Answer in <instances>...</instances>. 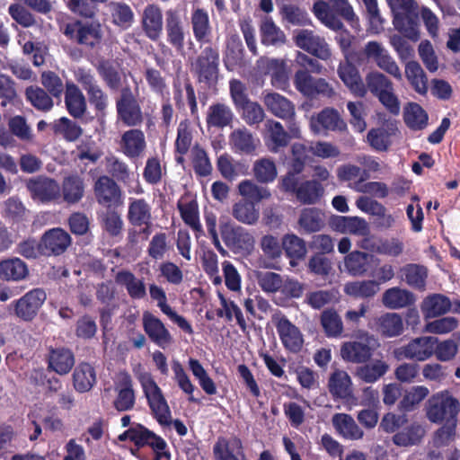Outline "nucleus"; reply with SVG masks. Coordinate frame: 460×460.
I'll list each match as a JSON object with an SVG mask.
<instances>
[{
  "label": "nucleus",
  "instance_id": "obj_53",
  "mask_svg": "<svg viewBox=\"0 0 460 460\" xmlns=\"http://www.w3.org/2000/svg\"><path fill=\"white\" fill-rule=\"evenodd\" d=\"M424 435V428L420 424L414 422L395 433L392 440L398 447H407L418 445Z\"/></svg>",
  "mask_w": 460,
  "mask_h": 460
},
{
  "label": "nucleus",
  "instance_id": "obj_60",
  "mask_svg": "<svg viewBox=\"0 0 460 460\" xmlns=\"http://www.w3.org/2000/svg\"><path fill=\"white\" fill-rule=\"evenodd\" d=\"M25 96L31 104L39 111H49L54 106L51 96L39 86L27 87Z\"/></svg>",
  "mask_w": 460,
  "mask_h": 460
},
{
  "label": "nucleus",
  "instance_id": "obj_8",
  "mask_svg": "<svg viewBox=\"0 0 460 460\" xmlns=\"http://www.w3.org/2000/svg\"><path fill=\"white\" fill-rule=\"evenodd\" d=\"M219 231L226 246L231 249L250 252L253 249V235L241 226H235L226 217L219 219Z\"/></svg>",
  "mask_w": 460,
  "mask_h": 460
},
{
  "label": "nucleus",
  "instance_id": "obj_63",
  "mask_svg": "<svg viewBox=\"0 0 460 460\" xmlns=\"http://www.w3.org/2000/svg\"><path fill=\"white\" fill-rule=\"evenodd\" d=\"M406 283L417 289L424 290L428 270L424 266L408 264L402 269Z\"/></svg>",
  "mask_w": 460,
  "mask_h": 460
},
{
  "label": "nucleus",
  "instance_id": "obj_18",
  "mask_svg": "<svg viewBox=\"0 0 460 460\" xmlns=\"http://www.w3.org/2000/svg\"><path fill=\"white\" fill-rule=\"evenodd\" d=\"M165 31L167 41L178 51L184 47L186 28L180 11L169 9L165 13Z\"/></svg>",
  "mask_w": 460,
  "mask_h": 460
},
{
  "label": "nucleus",
  "instance_id": "obj_3",
  "mask_svg": "<svg viewBox=\"0 0 460 460\" xmlns=\"http://www.w3.org/2000/svg\"><path fill=\"white\" fill-rule=\"evenodd\" d=\"M394 13L395 28L406 38L417 41L420 31L412 16L417 13L419 5L415 0H386Z\"/></svg>",
  "mask_w": 460,
  "mask_h": 460
},
{
  "label": "nucleus",
  "instance_id": "obj_40",
  "mask_svg": "<svg viewBox=\"0 0 460 460\" xmlns=\"http://www.w3.org/2000/svg\"><path fill=\"white\" fill-rule=\"evenodd\" d=\"M115 281L126 288L132 299H143L146 295L144 280L137 278L128 270L119 271L115 276Z\"/></svg>",
  "mask_w": 460,
  "mask_h": 460
},
{
  "label": "nucleus",
  "instance_id": "obj_4",
  "mask_svg": "<svg viewBox=\"0 0 460 460\" xmlns=\"http://www.w3.org/2000/svg\"><path fill=\"white\" fill-rule=\"evenodd\" d=\"M377 340L366 332H359L355 341L344 342L341 347V357L346 362L366 363L378 347Z\"/></svg>",
  "mask_w": 460,
  "mask_h": 460
},
{
  "label": "nucleus",
  "instance_id": "obj_35",
  "mask_svg": "<svg viewBox=\"0 0 460 460\" xmlns=\"http://www.w3.org/2000/svg\"><path fill=\"white\" fill-rule=\"evenodd\" d=\"M96 371L89 363H80L73 373V386L78 393H87L96 384Z\"/></svg>",
  "mask_w": 460,
  "mask_h": 460
},
{
  "label": "nucleus",
  "instance_id": "obj_21",
  "mask_svg": "<svg viewBox=\"0 0 460 460\" xmlns=\"http://www.w3.org/2000/svg\"><path fill=\"white\" fill-rule=\"evenodd\" d=\"M115 392L117 393L113 405L119 411L131 410L136 402L135 392L131 376L128 373L121 372L117 376L115 382Z\"/></svg>",
  "mask_w": 460,
  "mask_h": 460
},
{
  "label": "nucleus",
  "instance_id": "obj_38",
  "mask_svg": "<svg viewBox=\"0 0 460 460\" xmlns=\"http://www.w3.org/2000/svg\"><path fill=\"white\" fill-rule=\"evenodd\" d=\"M389 370V365L383 359H375L358 367L355 370V376L361 381L373 384L384 376Z\"/></svg>",
  "mask_w": 460,
  "mask_h": 460
},
{
  "label": "nucleus",
  "instance_id": "obj_11",
  "mask_svg": "<svg viewBox=\"0 0 460 460\" xmlns=\"http://www.w3.org/2000/svg\"><path fill=\"white\" fill-rule=\"evenodd\" d=\"M293 39L299 49L322 60H327L332 56V51L324 38L315 34L311 30H297L294 32Z\"/></svg>",
  "mask_w": 460,
  "mask_h": 460
},
{
  "label": "nucleus",
  "instance_id": "obj_49",
  "mask_svg": "<svg viewBox=\"0 0 460 460\" xmlns=\"http://www.w3.org/2000/svg\"><path fill=\"white\" fill-rule=\"evenodd\" d=\"M232 216L242 224L253 226L260 218V210L254 202L241 199L233 205Z\"/></svg>",
  "mask_w": 460,
  "mask_h": 460
},
{
  "label": "nucleus",
  "instance_id": "obj_10",
  "mask_svg": "<svg viewBox=\"0 0 460 460\" xmlns=\"http://www.w3.org/2000/svg\"><path fill=\"white\" fill-rule=\"evenodd\" d=\"M437 342L438 339L432 336L415 338L408 344L397 348L394 354L398 360L408 358L424 361L434 354V346Z\"/></svg>",
  "mask_w": 460,
  "mask_h": 460
},
{
  "label": "nucleus",
  "instance_id": "obj_23",
  "mask_svg": "<svg viewBox=\"0 0 460 460\" xmlns=\"http://www.w3.org/2000/svg\"><path fill=\"white\" fill-rule=\"evenodd\" d=\"M46 297V293L40 288H35L26 293L15 303L16 315L24 321L33 319Z\"/></svg>",
  "mask_w": 460,
  "mask_h": 460
},
{
  "label": "nucleus",
  "instance_id": "obj_19",
  "mask_svg": "<svg viewBox=\"0 0 460 460\" xmlns=\"http://www.w3.org/2000/svg\"><path fill=\"white\" fill-rule=\"evenodd\" d=\"M338 75L343 84L352 93L358 97L367 94V89L358 68L351 63L350 55H346L343 62H341L337 69Z\"/></svg>",
  "mask_w": 460,
  "mask_h": 460
},
{
  "label": "nucleus",
  "instance_id": "obj_42",
  "mask_svg": "<svg viewBox=\"0 0 460 460\" xmlns=\"http://www.w3.org/2000/svg\"><path fill=\"white\" fill-rule=\"evenodd\" d=\"M238 193L246 201L254 202L255 205L270 199L271 192L269 188L259 185L252 180H243L237 185Z\"/></svg>",
  "mask_w": 460,
  "mask_h": 460
},
{
  "label": "nucleus",
  "instance_id": "obj_29",
  "mask_svg": "<svg viewBox=\"0 0 460 460\" xmlns=\"http://www.w3.org/2000/svg\"><path fill=\"white\" fill-rule=\"evenodd\" d=\"M264 127V141L270 152L278 153L280 148L288 145L289 135L280 122L270 119L266 120Z\"/></svg>",
  "mask_w": 460,
  "mask_h": 460
},
{
  "label": "nucleus",
  "instance_id": "obj_47",
  "mask_svg": "<svg viewBox=\"0 0 460 460\" xmlns=\"http://www.w3.org/2000/svg\"><path fill=\"white\" fill-rule=\"evenodd\" d=\"M234 119L231 108L223 103H216L208 107L206 121L208 127L222 128L229 126Z\"/></svg>",
  "mask_w": 460,
  "mask_h": 460
},
{
  "label": "nucleus",
  "instance_id": "obj_25",
  "mask_svg": "<svg viewBox=\"0 0 460 460\" xmlns=\"http://www.w3.org/2000/svg\"><path fill=\"white\" fill-rule=\"evenodd\" d=\"M127 219L136 227L152 225V206L143 198H129L128 203Z\"/></svg>",
  "mask_w": 460,
  "mask_h": 460
},
{
  "label": "nucleus",
  "instance_id": "obj_32",
  "mask_svg": "<svg viewBox=\"0 0 460 460\" xmlns=\"http://www.w3.org/2000/svg\"><path fill=\"white\" fill-rule=\"evenodd\" d=\"M332 423L337 433L345 439L358 440L364 437V431L349 414L335 413L332 417Z\"/></svg>",
  "mask_w": 460,
  "mask_h": 460
},
{
  "label": "nucleus",
  "instance_id": "obj_14",
  "mask_svg": "<svg viewBox=\"0 0 460 460\" xmlns=\"http://www.w3.org/2000/svg\"><path fill=\"white\" fill-rule=\"evenodd\" d=\"M278 334L283 346L291 352H298L304 344L303 334L286 316L277 314L273 317Z\"/></svg>",
  "mask_w": 460,
  "mask_h": 460
},
{
  "label": "nucleus",
  "instance_id": "obj_57",
  "mask_svg": "<svg viewBox=\"0 0 460 460\" xmlns=\"http://www.w3.org/2000/svg\"><path fill=\"white\" fill-rule=\"evenodd\" d=\"M298 225L305 233L320 231L324 226L323 214L315 208H304L299 216Z\"/></svg>",
  "mask_w": 460,
  "mask_h": 460
},
{
  "label": "nucleus",
  "instance_id": "obj_34",
  "mask_svg": "<svg viewBox=\"0 0 460 460\" xmlns=\"http://www.w3.org/2000/svg\"><path fill=\"white\" fill-rule=\"evenodd\" d=\"M60 188L61 199L69 205L78 203L84 195L85 185L84 179L77 174L65 177Z\"/></svg>",
  "mask_w": 460,
  "mask_h": 460
},
{
  "label": "nucleus",
  "instance_id": "obj_26",
  "mask_svg": "<svg viewBox=\"0 0 460 460\" xmlns=\"http://www.w3.org/2000/svg\"><path fill=\"white\" fill-rule=\"evenodd\" d=\"M213 454L216 460H246L243 443L236 437L218 438Z\"/></svg>",
  "mask_w": 460,
  "mask_h": 460
},
{
  "label": "nucleus",
  "instance_id": "obj_24",
  "mask_svg": "<svg viewBox=\"0 0 460 460\" xmlns=\"http://www.w3.org/2000/svg\"><path fill=\"white\" fill-rule=\"evenodd\" d=\"M379 260L370 253L354 251L344 258L345 270L353 277L365 276L378 264Z\"/></svg>",
  "mask_w": 460,
  "mask_h": 460
},
{
  "label": "nucleus",
  "instance_id": "obj_55",
  "mask_svg": "<svg viewBox=\"0 0 460 460\" xmlns=\"http://www.w3.org/2000/svg\"><path fill=\"white\" fill-rule=\"evenodd\" d=\"M54 134L63 137L66 141L77 140L83 134V128L66 117H61L51 123Z\"/></svg>",
  "mask_w": 460,
  "mask_h": 460
},
{
  "label": "nucleus",
  "instance_id": "obj_27",
  "mask_svg": "<svg viewBox=\"0 0 460 460\" xmlns=\"http://www.w3.org/2000/svg\"><path fill=\"white\" fill-rule=\"evenodd\" d=\"M119 146L128 158L141 157L146 148L145 134L140 129H129L121 136Z\"/></svg>",
  "mask_w": 460,
  "mask_h": 460
},
{
  "label": "nucleus",
  "instance_id": "obj_12",
  "mask_svg": "<svg viewBox=\"0 0 460 460\" xmlns=\"http://www.w3.org/2000/svg\"><path fill=\"white\" fill-rule=\"evenodd\" d=\"M218 53L211 47H205L191 66L200 82L212 84L218 75Z\"/></svg>",
  "mask_w": 460,
  "mask_h": 460
},
{
  "label": "nucleus",
  "instance_id": "obj_39",
  "mask_svg": "<svg viewBox=\"0 0 460 460\" xmlns=\"http://www.w3.org/2000/svg\"><path fill=\"white\" fill-rule=\"evenodd\" d=\"M29 275L27 264L19 258H9L0 261V279L6 281H20Z\"/></svg>",
  "mask_w": 460,
  "mask_h": 460
},
{
  "label": "nucleus",
  "instance_id": "obj_5",
  "mask_svg": "<svg viewBox=\"0 0 460 460\" xmlns=\"http://www.w3.org/2000/svg\"><path fill=\"white\" fill-rule=\"evenodd\" d=\"M62 31L69 40L90 49L99 45L103 37L102 25L98 22L75 21L66 24Z\"/></svg>",
  "mask_w": 460,
  "mask_h": 460
},
{
  "label": "nucleus",
  "instance_id": "obj_46",
  "mask_svg": "<svg viewBox=\"0 0 460 460\" xmlns=\"http://www.w3.org/2000/svg\"><path fill=\"white\" fill-rule=\"evenodd\" d=\"M405 76L414 91L420 95L428 93V78L421 66L414 60L405 64Z\"/></svg>",
  "mask_w": 460,
  "mask_h": 460
},
{
  "label": "nucleus",
  "instance_id": "obj_30",
  "mask_svg": "<svg viewBox=\"0 0 460 460\" xmlns=\"http://www.w3.org/2000/svg\"><path fill=\"white\" fill-rule=\"evenodd\" d=\"M149 294L153 300L157 302V306L161 309V311L166 314L172 322H174L181 329L188 333H192L193 330L190 324L187 322V320L179 315L175 311H173L171 306L167 304V297L164 290L155 285L151 284L149 286Z\"/></svg>",
  "mask_w": 460,
  "mask_h": 460
},
{
  "label": "nucleus",
  "instance_id": "obj_7",
  "mask_svg": "<svg viewBox=\"0 0 460 460\" xmlns=\"http://www.w3.org/2000/svg\"><path fill=\"white\" fill-rule=\"evenodd\" d=\"M294 85L301 94L309 98L323 96L331 99L336 95L335 89L329 82L324 78L314 77L304 69L295 73Z\"/></svg>",
  "mask_w": 460,
  "mask_h": 460
},
{
  "label": "nucleus",
  "instance_id": "obj_61",
  "mask_svg": "<svg viewBox=\"0 0 460 460\" xmlns=\"http://www.w3.org/2000/svg\"><path fill=\"white\" fill-rule=\"evenodd\" d=\"M337 228L342 233L356 235H367L369 234V226L367 221L358 217H340Z\"/></svg>",
  "mask_w": 460,
  "mask_h": 460
},
{
  "label": "nucleus",
  "instance_id": "obj_16",
  "mask_svg": "<svg viewBox=\"0 0 460 460\" xmlns=\"http://www.w3.org/2000/svg\"><path fill=\"white\" fill-rule=\"evenodd\" d=\"M117 111L119 119L128 127L138 126L143 122L140 105L128 90L124 91L117 102Z\"/></svg>",
  "mask_w": 460,
  "mask_h": 460
},
{
  "label": "nucleus",
  "instance_id": "obj_62",
  "mask_svg": "<svg viewBox=\"0 0 460 460\" xmlns=\"http://www.w3.org/2000/svg\"><path fill=\"white\" fill-rule=\"evenodd\" d=\"M217 167L222 176L229 181L246 173V167L243 164L234 161L229 155H224L217 160Z\"/></svg>",
  "mask_w": 460,
  "mask_h": 460
},
{
  "label": "nucleus",
  "instance_id": "obj_33",
  "mask_svg": "<svg viewBox=\"0 0 460 460\" xmlns=\"http://www.w3.org/2000/svg\"><path fill=\"white\" fill-rule=\"evenodd\" d=\"M65 104L69 114L75 119L82 118L86 112V99L74 83H66V84Z\"/></svg>",
  "mask_w": 460,
  "mask_h": 460
},
{
  "label": "nucleus",
  "instance_id": "obj_44",
  "mask_svg": "<svg viewBox=\"0 0 460 460\" xmlns=\"http://www.w3.org/2000/svg\"><path fill=\"white\" fill-rule=\"evenodd\" d=\"M376 330L381 335L391 338L400 335L403 331L402 317L395 313H386L376 320Z\"/></svg>",
  "mask_w": 460,
  "mask_h": 460
},
{
  "label": "nucleus",
  "instance_id": "obj_20",
  "mask_svg": "<svg viewBox=\"0 0 460 460\" xmlns=\"http://www.w3.org/2000/svg\"><path fill=\"white\" fill-rule=\"evenodd\" d=\"M143 328L148 338L158 347L165 349L172 343V337L163 322L149 312L143 314Z\"/></svg>",
  "mask_w": 460,
  "mask_h": 460
},
{
  "label": "nucleus",
  "instance_id": "obj_13",
  "mask_svg": "<svg viewBox=\"0 0 460 460\" xmlns=\"http://www.w3.org/2000/svg\"><path fill=\"white\" fill-rule=\"evenodd\" d=\"M70 234L60 227L46 231L40 241V254L45 256H58L64 253L71 245Z\"/></svg>",
  "mask_w": 460,
  "mask_h": 460
},
{
  "label": "nucleus",
  "instance_id": "obj_2",
  "mask_svg": "<svg viewBox=\"0 0 460 460\" xmlns=\"http://www.w3.org/2000/svg\"><path fill=\"white\" fill-rule=\"evenodd\" d=\"M137 379L141 385L145 396L147 399L152 413L162 426H169L172 423L180 436L187 434L186 426L180 420L172 421L169 405L152 375L148 372L139 373Z\"/></svg>",
  "mask_w": 460,
  "mask_h": 460
},
{
  "label": "nucleus",
  "instance_id": "obj_43",
  "mask_svg": "<svg viewBox=\"0 0 460 460\" xmlns=\"http://www.w3.org/2000/svg\"><path fill=\"white\" fill-rule=\"evenodd\" d=\"M312 12L321 23L328 29L337 31L344 28L341 20L332 11L330 4L326 1H315Z\"/></svg>",
  "mask_w": 460,
  "mask_h": 460
},
{
  "label": "nucleus",
  "instance_id": "obj_17",
  "mask_svg": "<svg viewBox=\"0 0 460 460\" xmlns=\"http://www.w3.org/2000/svg\"><path fill=\"white\" fill-rule=\"evenodd\" d=\"M309 127L314 134H321L323 131L328 130H344L347 125L335 109L325 108L319 113L311 116Z\"/></svg>",
  "mask_w": 460,
  "mask_h": 460
},
{
  "label": "nucleus",
  "instance_id": "obj_28",
  "mask_svg": "<svg viewBox=\"0 0 460 460\" xmlns=\"http://www.w3.org/2000/svg\"><path fill=\"white\" fill-rule=\"evenodd\" d=\"M94 194L97 201L104 206H111L119 202L121 190L119 185L108 176H101L94 184Z\"/></svg>",
  "mask_w": 460,
  "mask_h": 460
},
{
  "label": "nucleus",
  "instance_id": "obj_59",
  "mask_svg": "<svg viewBox=\"0 0 460 460\" xmlns=\"http://www.w3.org/2000/svg\"><path fill=\"white\" fill-rule=\"evenodd\" d=\"M323 187L316 180L301 183L296 190V198L305 204H314L323 194Z\"/></svg>",
  "mask_w": 460,
  "mask_h": 460
},
{
  "label": "nucleus",
  "instance_id": "obj_41",
  "mask_svg": "<svg viewBox=\"0 0 460 460\" xmlns=\"http://www.w3.org/2000/svg\"><path fill=\"white\" fill-rule=\"evenodd\" d=\"M382 303L389 309H401L413 305L415 303V296L407 289L394 287L384 292Z\"/></svg>",
  "mask_w": 460,
  "mask_h": 460
},
{
  "label": "nucleus",
  "instance_id": "obj_9",
  "mask_svg": "<svg viewBox=\"0 0 460 460\" xmlns=\"http://www.w3.org/2000/svg\"><path fill=\"white\" fill-rule=\"evenodd\" d=\"M362 54L366 58L373 60L381 70L396 80L402 79V74L398 64L382 43L376 40L368 41L364 46Z\"/></svg>",
  "mask_w": 460,
  "mask_h": 460
},
{
  "label": "nucleus",
  "instance_id": "obj_36",
  "mask_svg": "<svg viewBox=\"0 0 460 460\" xmlns=\"http://www.w3.org/2000/svg\"><path fill=\"white\" fill-rule=\"evenodd\" d=\"M328 388L332 396L347 399L353 393L352 380L346 371L336 369L330 376Z\"/></svg>",
  "mask_w": 460,
  "mask_h": 460
},
{
  "label": "nucleus",
  "instance_id": "obj_51",
  "mask_svg": "<svg viewBox=\"0 0 460 460\" xmlns=\"http://www.w3.org/2000/svg\"><path fill=\"white\" fill-rule=\"evenodd\" d=\"M379 290V284L376 280L349 281L347 282L343 288V291L346 295L356 298L373 297Z\"/></svg>",
  "mask_w": 460,
  "mask_h": 460
},
{
  "label": "nucleus",
  "instance_id": "obj_6",
  "mask_svg": "<svg viewBox=\"0 0 460 460\" xmlns=\"http://www.w3.org/2000/svg\"><path fill=\"white\" fill-rule=\"evenodd\" d=\"M31 198L42 204L58 203L61 200L60 184L53 178L40 175L25 182Z\"/></svg>",
  "mask_w": 460,
  "mask_h": 460
},
{
  "label": "nucleus",
  "instance_id": "obj_64",
  "mask_svg": "<svg viewBox=\"0 0 460 460\" xmlns=\"http://www.w3.org/2000/svg\"><path fill=\"white\" fill-rule=\"evenodd\" d=\"M188 363L190 370L199 381L203 391L209 395L215 394L217 393V386L199 361L195 358H190Z\"/></svg>",
  "mask_w": 460,
  "mask_h": 460
},
{
  "label": "nucleus",
  "instance_id": "obj_1",
  "mask_svg": "<svg viewBox=\"0 0 460 460\" xmlns=\"http://www.w3.org/2000/svg\"><path fill=\"white\" fill-rule=\"evenodd\" d=\"M460 411L459 401L445 390L434 394L426 403V416L433 423L447 422L438 431V438L441 443L450 439L456 426V417Z\"/></svg>",
  "mask_w": 460,
  "mask_h": 460
},
{
  "label": "nucleus",
  "instance_id": "obj_31",
  "mask_svg": "<svg viewBox=\"0 0 460 460\" xmlns=\"http://www.w3.org/2000/svg\"><path fill=\"white\" fill-rule=\"evenodd\" d=\"M142 26L146 35L152 40L160 38L163 30L162 10L155 4H148L143 11Z\"/></svg>",
  "mask_w": 460,
  "mask_h": 460
},
{
  "label": "nucleus",
  "instance_id": "obj_15",
  "mask_svg": "<svg viewBox=\"0 0 460 460\" xmlns=\"http://www.w3.org/2000/svg\"><path fill=\"white\" fill-rule=\"evenodd\" d=\"M256 68L262 75H270L271 84L279 89H284L288 82L287 63L284 59L260 58L256 62Z\"/></svg>",
  "mask_w": 460,
  "mask_h": 460
},
{
  "label": "nucleus",
  "instance_id": "obj_50",
  "mask_svg": "<svg viewBox=\"0 0 460 460\" xmlns=\"http://www.w3.org/2000/svg\"><path fill=\"white\" fill-rule=\"evenodd\" d=\"M420 307L426 318H435L447 314L451 308V302L445 296L434 294L427 296Z\"/></svg>",
  "mask_w": 460,
  "mask_h": 460
},
{
  "label": "nucleus",
  "instance_id": "obj_56",
  "mask_svg": "<svg viewBox=\"0 0 460 460\" xmlns=\"http://www.w3.org/2000/svg\"><path fill=\"white\" fill-rule=\"evenodd\" d=\"M254 178L261 183H269L275 181L278 170L275 162L270 157L256 160L252 165Z\"/></svg>",
  "mask_w": 460,
  "mask_h": 460
},
{
  "label": "nucleus",
  "instance_id": "obj_45",
  "mask_svg": "<svg viewBox=\"0 0 460 460\" xmlns=\"http://www.w3.org/2000/svg\"><path fill=\"white\" fill-rule=\"evenodd\" d=\"M261 43L265 46L279 47L286 43L284 31L277 26L270 17H265L260 27Z\"/></svg>",
  "mask_w": 460,
  "mask_h": 460
},
{
  "label": "nucleus",
  "instance_id": "obj_22",
  "mask_svg": "<svg viewBox=\"0 0 460 460\" xmlns=\"http://www.w3.org/2000/svg\"><path fill=\"white\" fill-rule=\"evenodd\" d=\"M262 102L267 110L275 117L281 119L296 117L295 104L279 93L264 91Z\"/></svg>",
  "mask_w": 460,
  "mask_h": 460
},
{
  "label": "nucleus",
  "instance_id": "obj_48",
  "mask_svg": "<svg viewBox=\"0 0 460 460\" xmlns=\"http://www.w3.org/2000/svg\"><path fill=\"white\" fill-rule=\"evenodd\" d=\"M193 35L198 42L208 40L211 34V25L208 12L197 7L193 10L190 18Z\"/></svg>",
  "mask_w": 460,
  "mask_h": 460
},
{
  "label": "nucleus",
  "instance_id": "obj_54",
  "mask_svg": "<svg viewBox=\"0 0 460 460\" xmlns=\"http://www.w3.org/2000/svg\"><path fill=\"white\" fill-rule=\"evenodd\" d=\"M75 364L72 352L66 349H51L49 357V367L59 375L67 374Z\"/></svg>",
  "mask_w": 460,
  "mask_h": 460
},
{
  "label": "nucleus",
  "instance_id": "obj_58",
  "mask_svg": "<svg viewBox=\"0 0 460 460\" xmlns=\"http://www.w3.org/2000/svg\"><path fill=\"white\" fill-rule=\"evenodd\" d=\"M428 114L418 103L410 102L404 109L406 125L413 130H421L428 125Z\"/></svg>",
  "mask_w": 460,
  "mask_h": 460
},
{
  "label": "nucleus",
  "instance_id": "obj_37",
  "mask_svg": "<svg viewBox=\"0 0 460 460\" xmlns=\"http://www.w3.org/2000/svg\"><path fill=\"white\" fill-rule=\"evenodd\" d=\"M259 143V139L245 128L234 129L229 136V144L236 153L252 154Z\"/></svg>",
  "mask_w": 460,
  "mask_h": 460
},
{
  "label": "nucleus",
  "instance_id": "obj_52",
  "mask_svg": "<svg viewBox=\"0 0 460 460\" xmlns=\"http://www.w3.org/2000/svg\"><path fill=\"white\" fill-rule=\"evenodd\" d=\"M282 248L291 260V266H295V261L303 260L307 253L305 242L295 234H287L282 237Z\"/></svg>",
  "mask_w": 460,
  "mask_h": 460
}]
</instances>
